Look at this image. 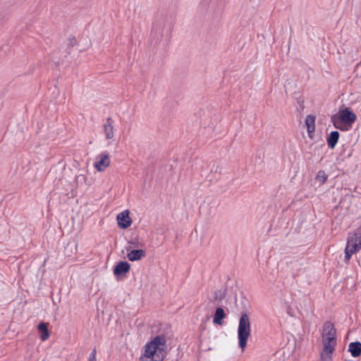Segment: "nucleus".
<instances>
[{"mask_svg": "<svg viewBox=\"0 0 361 361\" xmlns=\"http://www.w3.org/2000/svg\"><path fill=\"white\" fill-rule=\"evenodd\" d=\"M166 341L164 335H158L144 346L140 361H163L166 355Z\"/></svg>", "mask_w": 361, "mask_h": 361, "instance_id": "nucleus-1", "label": "nucleus"}, {"mask_svg": "<svg viewBox=\"0 0 361 361\" xmlns=\"http://www.w3.org/2000/svg\"><path fill=\"white\" fill-rule=\"evenodd\" d=\"M357 119V115L349 107L342 106L338 111L331 116L334 126L341 131L348 130Z\"/></svg>", "mask_w": 361, "mask_h": 361, "instance_id": "nucleus-2", "label": "nucleus"}, {"mask_svg": "<svg viewBox=\"0 0 361 361\" xmlns=\"http://www.w3.org/2000/svg\"><path fill=\"white\" fill-rule=\"evenodd\" d=\"M250 333L251 326L249 315L246 312H242L238 327V345L242 350H244L247 345Z\"/></svg>", "mask_w": 361, "mask_h": 361, "instance_id": "nucleus-3", "label": "nucleus"}, {"mask_svg": "<svg viewBox=\"0 0 361 361\" xmlns=\"http://www.w3.org/2000/svg\"><path fill=\"white\" fill-rule=\"evenodd\" d=\"M130 264L127 261H119L117 262L113 269V273L117 281L122 280L127 276L128 273L130 271Z\"/></svg>", "mask_w": 361, "mask_h": 361, "instance_id": "nucleus-4", "label": "nucleus"}, {"mask_svg": "<svg viewBox=\"0 0 361 361\" xmlns=\"http://www.w3.org/2000/svg\"><path fill=\"white\" fill-rule=\"evenodd\" d=\"M166 21L163 20L162 22L157 23L153 25L151 32V37L152 42H154V45L160 43L163 37L164 29L166 26Z\"/></svg>", "mask_w": 361, "mask_h": 361, "instance_id": "nucleus-5", "label": "nucleus"}, {"mask_svg": "<svg viewBox=\"0 0 361 361\" xmlns=\"http://www.w3.org/2000/svg\"><path fill=\"white\" fill-rule=\"evenodd\" d=\"M129 214L130 212L128 210H124L117 215V223L121 228L126 229L130 226L132 224V219H130Z\"/></svg>", "mask_w": 361, "mask_h": 361, "instance_id": "nucleus-6", "label": "nucleus"}, {"mask_svg": "<svg viewBox=\"0 0 361 361\" xmlns=\"http://www.w3.org/2000/svg\"><path fill=\"white\" fill-rule=\"evenodd\" d=\"M97 159L99 160L94 162V166L97 171L99 172L104 171L110 164L109 156L107 153H102L98 156Z\"/></svg>", "mask_w": 361, "mask_h": 361, "instance_id": "nucleus-7", "label": "nucleus"}, {"mask_svg": "<svg viewBox=\"0 0 361 361\" xmlns=\"http://www.w3.org/2000/svg\"><path fill=\"white\" fill-rule=\"evenodd\" d=\"M347 244L350 247L357 245V250L361 248V225L355 231L353 235L348 236Z\"/></svg>", "mask_w": 361, "mask_h": 361, "instance_id": "nucleus-8", "label": "nucleus"}, {"mask_svg": "<svg viewBox=\"0 0 361 361\" xmlns=\"http://www.w3.org/2000/svg\"><path fill=\"white\" fill-rule=\"evenodd\" d=\"M126 249L128 251L127 257L131 262L140 260L142 258L146 256L145 251L142 249H135L131 250H130V247Z\"/></svg>", "mask_w": 361, "mask_h": 361, "instance_id": "nucleus-9", "label": "nucleus"}, {"mask_svg": "<svg viewBox=\"0 0 361 361\" xmlns=\"http://www.w3.org/2000/svg\"><path fill=\"white\" fill-rule=\"evenodd\" d=\"M323 343L324 350H328L329 353H334L335 345H336V336H326L325 338H323Z\"/></svg>", "mask_w": 361, "mask_h": 361, "instance_id": "nucleus-10", "label": "nucleus"}, {"mask_svg": "<svg viewBox=\"0 0 361 361\" xmlns=\"http://www.w3.org/2000/svg\"><path fill=\"white\" fill-rule=\"evenodd\" d=\"M315 119L316 118L314 116L310 114L307 116L305 121L310 138H312V134L315 130Z\"/></svg>", "mask_w": 361, "mask_h": 361, "instance_id": "nucleus-11", "label": "nucleus"}, {"mask_svg": "<svg viewBox=\"0 0 361 361\" xmlns=\"http://www.w3.org/2000/svg\"><path fill=\"white\" fill-rule=\"evenodd\" d=\"M348 351L355 358L360 357L361 355V342L354 341L350 343Z\"/></svg>", "mask_w": 361, "mask_h": 361, "instance_id": "nucleus-12", "label": "nucleus"}, {"mask_svg": "<svg viewBox=\"0 0 361 361\" xmlns=\"http://www.w3.org/2000/svg\"><path fill=\"white\" fill-rule=\"evenodd\" d=\"M226 314L221 307H218L215 310L213 318V323L214 324L222 325L224 324V319L226 318Z\"/></svg>", "mask_w": 361, "mask_h": 361, "instance_id": "nucleus-13", "label": "nucleus"}, {"mask_svg": "<svg viewBox=\"0 0 361 361\" xmlns=\"http://www.w3.org/2000/svg\"><path fill=\"white\" fill-rule=\"evenodd\" d=\"M331 336H336V329L331 322L327 321L323 326L322 338Z\"/></svg>", "mask_w": 361, "mask_h": 361, "instance_id": "nucleus-14", "label": "nucleus"}, {"mask_svg": "<svg viewBox=\"0 0 361 361\" xmlns=\"http://www.w3.org/2000/svg\"><path fill=\"white\" fill-rule=\"evenodd\" d=\"M340 137V133L337 130H334L330 133L326 138V142L328 147L333 149L336 147L338 143V139Z\"/></svg>", "mask_w": 361, "mask_h": 361, "instance_id": "nucleus-15", "label": "nucleus"}, {"mask_svg": "<svg viewBox=\"0 0 361 361\" xmlns=\"http://www.w3.org/2000/svg\"><path fill=\"white\" fill-rule=\"evenodd\" d=\"M114 121L111 117L107 118L106 122L104 124V131L106 139L114 137Z\"/></svg>", "mask_w": 361, "mask_h": 361, "instance_id": "nucleus-16", "label": "nucleus"}, {"mask_svg": "<svg viewBox=\"0 0 361 361\" xmlns=\"http://www.w3.org/2000/svg\"><path fill=\"white\" fill-rule=\"evenodd\" d=\"M48 325V323L42 322L37 326V330L40 334L39 338L43 341L47 340L50 336Z\"/></svg>", "mask_w": 361, "mask_h": 361, "instance_id": "nucleus-17", "label": "nucleus"}, {"mask_svg": "<svg viewBox=\"0 0 361 361\" xmlns=\"http://www.w3.org/2000/svg\"><path fill=\"white\" fill-rule=\"evenodd\" d=\"M357 245H354L353 247H350L349 245L346 244V247L345 248V262H348L351 257L352 255L356 252H357Z\"/></svg>", "mask_w": 361, "mask_h": 361, "instance_id": "nucleus-18", "label": "nucleus"}, {"mask_svg": "<svg viewBox=\"0 0 361 361\" xmlns=\"http://www.w3.org/2000/svg\"><path fill=\"white\" fill-rule=\"evenodd\" d=\"M328 176L324 170H319L315 177V180L320 183V184H324L327 180Z\"/></svg>", "mask_w": 361, "mask_h": 361, "instance_id": "nucleus-19", "label": "nucleus"}, {"mask_svg": "<svg viewBox=\"0 0 361 361\" xmlns=\"http://www.w3.org/2000/svg\"><path fill=\"white\" fill-rule=\"evenodd\" d=\"M333 353H329L328 350H324L323 347L322 352L321 353V361H331Z\"/></svg>", "mask_w": 361, "mask_h": 361, "instance_id": "nucleus-20", "label": "nucleus"}, {"mask_svg": "<svg viewBox=\"0 0 361 361\" xmlns=\"http://www.w3.org/2000/svg\"><path fill=\"white\" fill-rule=\"evenodd\" d=\"M296 101L298 105L296 108V111L301 114L305 109L304 99L302 97H296Z\"/></svg>", "mask_w": 361, "mask_h": 361, "instance_id": "nucleus-21", "label": "nucleus"}, {"mask_svg": "<svg viewBox=\"0 0 361 361\" xmlns=\"http://www.w3.org/2000/svg\"><path fill=\"white\" fill-rule=\"evenodd\" d=\"M77 43V40H76V38L75 36H71L69 38V42L68 44V46H67V49H66V53L67 54H71V48L73 47Z\"/></svg>", "mask_w": 361, "mask_h": 361, "instance_id": "nucleus-22", "label": "nucleus"}, {"mask_svg": "<svg viewBox=\"0 0 361 361\" xmlns=\"http://www.w3.org/2000/svg\"><path fill=\"white\" fill-rule=\"evenodd\" d=\"M226 290H219L214 292V299L221 300L225 298Z\"/></svg>", "mask_w": 361, "mask_h": 361, "instance_id": "nucleus-23", "label": "nucleus"}, {"mask_svg": "<svg viewBox=\"0 0 361 361\" xmlns=\"http://www.w3.org/2000/svg\"><path fill=\"white\" fill-rule=\"evenodd\" d=\"M96 354L97 350L94 348L89 356L88 361H96Z\"/></svg>", "mask_w": 361, "mask_h": 361, "instance_id": "nucleus-24", "label": "nucleus"}, {"mask_svg": "<svg viewBox=\"0 0 361 361\" xmlns=\"http://www.w3.org/2000/svg\"><path fill=\"white\" fill-rule=\"evenodd\" d=\"M171 29H172V27H171V23H169V31H171Z\"/></svg>", "mask_w": 361, "mask_h": 361, "instance_id": "nucleus-25", "label": "nucleus"}]
</instances>
